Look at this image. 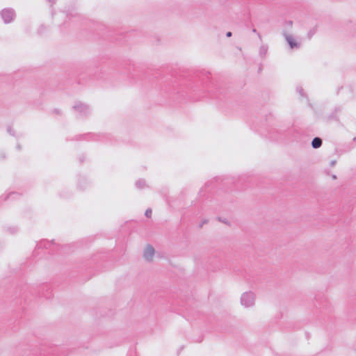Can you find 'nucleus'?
I'll list each match as a JSON object with an SVG mask.
<instances>
[{"label": "nucleus", "mask_w": 356, "mask_h": 356, "mask_svg": "<svg viewBox=\"0 0 356 356\" xmlns=\"http://www.w3.org/2000/svg\"><path fill=\"white\" fill-rule=\"evenodd\" d=\"M255 300L254 294L252 292H245L241 298V305L245 307H250L254 305Z\"/></svg>", "instance_id": "nucleus-1"}, {"label": "nucleus", "mask_w": 356, "mask_h": 356, "mask_svg": "<svg viewBox=\"0 0 356 356\" xmlns=\"http://www.w3.org/2000/svg\"><path fill=\"white\" fill-rule=\"evenodd\" d=\"M1 16L3 22L6 24H8L14 19L15 17V10L12 8H5L1 10Z\"/></svg>", "instance_id": "nucleus-2"}, {"label": "nucleus", "mask_w": 356, "mask_h": 356, "mask_svg": "<svg viewBox=\"0 0 356 356\" xmlns=\"http://www.w3.org/2000/svg\"><path fill=\"white\" fill-rule=\"evenodd\" d=\"M73 109L81 116H86L90 113L89 106L81 102H77L73 106Z\"/></svg>", "instance_id": "nucleus-3"}, {"label": "nucleus", "mask_w": 356, "mask_h": 356, "mask_svg": "<svg viewBox=\"0 0 356 356\" xmlns=\"http://www.w3.org/2000/svg\"><path fill=\"white\" fill-rule=\"evenodd\" d=\"M284 36L291 49H299L300 47V43L297 42L293 35L284 33Z\"/></svg>", "instance_id": "nucleus-4"}, {"label": "nucleus", "mask_w": 356, "mask_h": 356, "mask_svg": "<svg viewBox=\"0 0 356 356\" xmlns=\"http://www.w3.org/2000/svg\"><path fill=\"white\" fill-rule=\"evenodd\" d=\"M154 254V249L152 245H147L144 250L143 256L147 261L152 260Z\"/></svg>", "instance_id": "nucleus-5"}, {"label": "nucleus", "mask_w": 356, "mask_h": 356, "mask_svg": "<svg viewBox=\"0 0 356 356\" xmlns=\"http://www.w3.org/2000/svg\"><path fill=\"white\" fill-rule=\"evenodd\" d=\"M322 145V140L318 137H315L312 141V146L314 149L319 148Z\"/></svg>", "instance_id": "nucleus-6"}, {"label": "nucleus", "mask_w": 356, "mask_h": 356, "mask_svg": "<svg viewBox=\"0 0 356 356\" xmlns=\"http://www.w3.org/2000/svg\"><path fill=\"white\" fill-rule=\"evenodd\" d=\"M268 52V46L266 44H263L259 48V54L261 57L264 58L266 56Z\"/></svg>", "instance_id": "nucleus-7"}, {"label": "nucleus", "mask_w": 356, "mask_h": 356, "mask_svg": "<svg viewBox=\"0 0 356 356\" xmlns=\"http://www.w3.org/2000/svg\"><path fill=\"white\" fill-rule=\"evenodd\" d=\"M145 186V181L144 179H138L136 182V186L138 188H143Z\"/></svg>", "instance_id": "nucleus-8"}, {"label": "nucleus", "mask_w": 356, "mask_h": 356, "mask_svg": "<svg viewBox=\"0 0 356 356\" xmlns=\"http://www.w3.org/2000/svg\"><path fill=\"white\" fill-rule=\"evenodd\" d=\"M6 231L10 234H15L17 232V227H8L6 228Z\"/></svg>", "instance_id": "nucleus-9"}, {"label": "nucleus", "mask_w": 356, "mask_h": 356, "mask_svg": "<svg viewBox=\"0 0 356 356\" xmlns=\"http://www.w3.org/2000/svg\"><path fill=\"white\" fill-rule=\"evenodd\" d=\"M152 209H147L145 211V216L147 217V218H149L152 215Z\"/></svg>", "instance_id": "nucleus-10"}, {"label": "nucleus", "mask_w": 356, "mask_h": 356, "mask_svg": "<svg viewBox=\"0 0 356 356\" xmlns=\"http://www.w3.org/2000/svg\"><path fill=\"white\" fill-rule=\"evenodd\" d=\"M8 132L12 135V136H15V132L13 130V129L11 127H8Z\"/></svg>", "instance_id": "nucleus-11"}, {"label": "nucleus", "mask_w": 356, "mask_h": 356, "mask_svg": "<svg viewBox=\"0 0 356 356\" xmlns=\"http://www.w3.org/2000/svg\"><path fill=\"white\" fill-rule=\"evenodd\" d=\"M297 90H298L299 93H300L302 96H303V93H302V92H303V89H302V88H298V89H297Z\"/></svg>", "instance_id": "nucleus-12"}, {"label": "nucleus", "mask_w": 356, "mask_h": 356, "mask_svg": "<svg viewBox=\"0 0 356 356\" xmlns=\"http://www.w3.org/2000/svg\"><path fill=\"white\" fill-rule=\"evenodd\" d=\"M232 32H230V31H228V32L226 33L227 37H231V36H232Z\"/></svg>", "instance_id": "nucleus-13"}, {"label": "nucleus", "mask_w": 356, "mask_h": 356, "mask_svg": "<svg viewBox=\"0 0 356 356\" xmlns=\"http://www.w3.org/2000/svg\"><path fill=\"white\" fill-rule=\"evenodd\" d=\"M336 163V161H332L330 163L331 166H334Z\"/></svg>", "instance_id": "nucleus-14"}, {"label": "nucleus", "mask_w": 356, "mask_h": 356, "mask_svg": "<svg viewBox=\"0 0 356 356\" xmlns=\"http://www.w3.org/2000/svg\"><path fill=\"white\" fill-rule=\"evenodd\" d=\"M17 149L18 150H20V149H21V145H20L19 144H17Z\"/></svg>", "instance_id": "nucleus-15"}, {"label": "nucleus", "mask_w": 356, "mask_h": 356, "mask_svg": "<svg viewBox=\"0 0 356 356\" xmlns=\"http://www.w3.org/2000/svg\"><path fill=\"white\" fill-rule=\"evenodd\" d=\"M48 1L51 3V5L55 3V0H48Z\"/></svg>", "instance_id": "nucleus-16"}, {"label": "nucleus", "mask_w": 356, "mask_h": 356, "mask_svg": "<svg viewBox=\"0 0 356 356\" xmlns=\"http://www.w3.org/2000/svg\"><path fill=\"white\" fill-rule=\"evenodd\" d=\"M67 17H69V15H72V17H74L75 15H73L72 13H67Z\"/></svg>", "instance_id": "nucleus-17"}, {"label": "nucleus", "mask_w": 356, "mask_h": 356, "mask_svg": "<svg viewBox=\"0 0 356 356\" xmlns=\"http://www.w3.org/2000/svg\"><path fill=\"white\" fill-rule=\"evenodd\" d=\"M257 35H258L259 38L260 40H261V36L260 33H257Z\"/></svg>", "instance_id": "nucleus-18"}, {"label": "nucleus", "mask_w": 356, "mask_h": 356, "mask_svg": "<svg viewBox=\"0 0 356 356\" xmlns=\"http://www.w3.org/2000/svg\"><path fill=\"white\" fill-rule=\"evenodd\" d=\"M288 24H289V26H291V25H292V22H291V21H289V22H288Z\"/></svg>", "instance_id": "nucleus-19"}, {"label": "nucleus", "mask_w": 356, "mask_h": 356, "mask_svg": "<svg viewBox=\"0 0 356 356\" xmlns=\"http://www.w3.org/2000/svg\"><path fill=\"white\" fill-rule=\"evenodd\" d=\"M252 32H253V33H257V30H256L255 29H252Z\"/></svg>", "instance_id": "nucleus-20"}, {"label": "nucleus", "mask_w": 356, "mask_h": 356, "mask_svg": "<svg viewBox=\"0 0 356 356\" xmlns=\"http://www.w3.org/2000/svg\"><path fill=\"white\" fill-rule=\"evenodd\" d=\"M332 178H333L334 179H337L336 175H332Z\"/></svg>", "instance_id": "nucleus-21"}, {"label": "nucleus", "mask_w": 356, "mask_h": 356, "mask_svg": "<svg viewBox=\"0 0 356 356\" xmlns=\"http://www.w3.org/2000/svg\"><path fill=\"white\" fill-rule=\"evenodd\" d=\"M13 195H15V193L10 194L9 197H11Z\"/></svg>", "instance_id": "nucleus-22"}, {"label": "nucleus", "mask_w": 356, "mask_h": 356, "mask_svg": "<svg viewBox=\"0 0 356 356\" xmlns=\"http://www.w3.org/2000/svg\"><path fill=\"white\" fill-rule=\"evenodd\" d=\"M312 35V33H309V37Z\"/></svg>", "instance_id": "nucleus-23"}]
</instances>
